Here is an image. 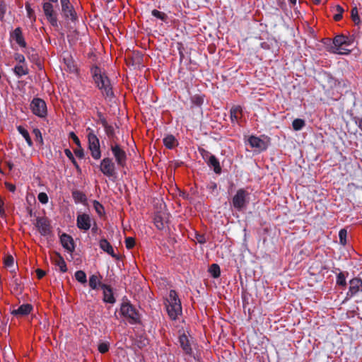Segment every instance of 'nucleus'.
<instances>
[{
	"label": "nucleus",
	"instance_id": "obj_1",
	"mask_svg": "<svg viewBox=\"0 0 362 362\" xmlns=\"http://www.w3.org/2000/svg\"><path fill=\"white\" fill-rule=\"evenodd\" d=\"M91 74L96 86L101 90L103 96L107 98H112V88L106 74L98 66H93L91 69Z\"/></svg>",
	"mask_w": 362,
	"mask_h": 362
},
{
	"label": "nucleus",
	"instance_id": "obj_2",
	"mask_svg": "<svg viewBox=\"0 0 362 362\" xmlns=\"http://www.w3.org/2000/svg\"><path fill=\"white\" fill-rule=\"evenodd\" d=\"M168 315L172 320H176L182 313L181 301L175 290H170L165 299Z\"/></svg>",
	"mask_w": 362,
	"mask_h": 362
},
{
	"label": "nucleus",
	"instance_id": "obj_3",
	"mask_svg": "<svg viewBox=\"0 0 362 362\" xmlns=\"http://www.w3.org/2000/svg\"><path fill=\"white\" fill-rule=\"evenodd\" d=\"M86 131L87 133L88 148L90 156L94 160H98L101 158L100 140L95 134L94 130L90 127H87Z\"/></svg>",
	"mask_w": 362,
	"mask_h": 362
},
{
	"label": "nucleus",
	"instance_id": "obj_4",
	"mask_svg": "<svg viewBox=\"0 0 362 362\" xmlns=\"http://www.w3.org/2000/svg\"><path fill=\"white\" fill-rule=\"evenodd\" d=\"M350 41L348 37L339 35H337L327 45V50L328 52L337 54H348L350 52V50L348 49L343 48V45L349 46L350 45Z\"/></svg>",
	"mask_w": 362,
	"mask_h": 362
},
{
	"label": "nucleus",
	"instance_id": "obj_5",
	"mask_svg": "<svg viewBox=\"0 0 362 362\" xmlns=\"http://www.w3.org/2000/svg\"><path fill=\"white\" fill-rule=\"evenodd\" d=\"M231 203L236 211H243L250 203V193L244 188L238 189Z\"/></svg>",
	"mask_w": 362,
	"mask_h": 362
},
{
	"label": "nucleus",
	"instance_id": "obj_6",
	"mask_svg": "<svg viewBox=\"0 0 362 362\" xmlns=\"http://www.w3.org/2000/svg\"><path fill=\"white\" fill-rule=\"evenodd\" d=\"M122 315L132 325L139 322L140 316L138 311L129 302L122 303L120 308Z\"/></svg>",
	"mask_w": 362,
	"mask_h": 362
},
{
	"label": "nucleus",
	"instance_id": "obj_7",
	"mask_svg": "<svg viewBox=\"0 0 362 362\" xmlns=\"http://www.w3.org/2000/svg\"><path fill=\"white\" fill-rule=\"evenodd\" d=\"M110 150L117 165L119 168L126 167L127 155L125 150L117 143H112L110 144Z\"/></svg>",
	"mask_w": 362,
	"mask_h": 362
},
{
	"label": "nucleus",
	"instance_id": "obj_8",
	"mask_svg": "<svg viewBox=\"0 0 362 362\" xmlns=\"http://www.w3.org/2000/svg\"><path fill=\"white\" fill-rule=\"evenodd\" d=\"M116 163L110 157L103 158L99 165L100 171L107 177L111 179L116 177Z\"/></svg>",
	"mask_w": 362,
	"mask_h": 362
},
{
	"label": "nucleus",
	"instance_id": "obj_9",
	"mask_svg": "<svg viewBox=\"0 0 362 362\" xmlns=\"http://www.w3.org/2000/svg\"><path fill=\"white\" fill-rule=\"evenodd\" d=\"M30 109L35 115L40 118H44L47 116V105L41 98H34L30 103Z\"/></svg>",
	"mask_w": 362,
	"mask_h": 362
},
{
	"label": "nucleus",
	"instance_id": "obj_10",
	"mask_svg": "<svg viewBox=\"0 0 362 362\" xmlns=\"http://www.w3.org/2000/svg\"><path fill=\"white\" fill-rule=\"evenodd\" d=\"M49 1L42 4V10L47 21L53 27L58 26L57 12L54 9V6Z\"/></svg>",
	"mask_w": 362,
	"mask_h": 362
},
{
	"label": "nucleus",
	"instance_id": "obj_11",
	"mask_svg": "<svg viewBox=\"0 0 362 362\" xmlns=\"http://www.w3.org/2000/svg\"><path fill=\"white\" fill-rule=\"evenodd\" d=\"M62 14L66 19L71 21L76 20V13L69 0H60Z\"/></svg>",
	"mask_w": 362,
	"mask_h": 362
},
{
	"label": "nucleus",
	"instance_id": "obj_12",
	"mask_svg": "<svg viewBox=\"0 0 362 362\" xmlns=\"http://www.w3.org/2000/svg\"><path fill=\"white\" fill-rule=\"evenodd\" d=\"M93 218L86 213L78 214L76 218L77 227L84 231L88 230L92 226Z\"/></svg>",
	"mask_w": 362,
	"mask_h": 362
},
{
	"label": "nucleus",
	"instance_id": "obj_13",
	"mask_svg": "<svg viewBox=\"0 0 362 362\" xmlns=\"http://www.w3.org/2000/svg\"><path fill=\"white\" fill-rule=\"evenodd\" d=\"M361 291H362V280L357 277L353 278L349 281V288L346 293V300L351 298Z\"/></svg>",
	"mask_w": 362,
	"mask_h": 362
},
{
	"label": "nucleus",
	"instance_id": "obj_14",
	"mask_svg": "<svg viewBox=\"0 0 362 362\" xmlns=\"http://www.w3.org/2000/svg\"><path fill=\"white\" fill-rule=\"evenodd\" d=\"M35 226L42 236H48L52 233L49 222L46 218L38 217L36 219Z\"/></svg>",
	"mask_w": 362,
	"mask_h": 362
},
{
	"label": "nucleus",
	"instance_id": "obj_15",
	"mask_svg": "<svg viewBox=\"0 0 362 362\" xmlns=\"http://www.w3.org/2000/svg\"><path fill=\"white\" fill-rule=\"evenodd\" d=\"M178 342L183 352L186 355L192 356L193 354V351L191 346V344L188 337L185 333L180 334L178 337Z\"/></svg>",
	"mask_w": 362,
	"mask_h": 362
},
{
	"label": "nucleus",
	"instance_id": "obj_16",
	"mask_svg": "<svg viewBox=\"0 0 362 362\" xmlns=\"http://www.w3.org/2000/svg\"><path fill=\"white\" fill-rule=\"evenodd\" d=\"M247 141L251 148H256L259 151H265L267 148V143L258 136L252 135L248 138Z\"/></svg>",
	"mask_w": 362,
	"mask_h": 362
},
{
	"label": "nucleus",
	"instance_id": "obj_17",
	"mask_svg": "<svg viewBox=\"0 0 362 362\" xmlns=\"http://www.w3.org/2000/svg\"><path fill=\"white\" fill-rule=\"evenodd\" d=\"M60 243L62 247L69 252H73L75 250V245L73 238L66 233L60 236Z\"/></svg>",
	"mask_w": 362,
	"mask_h": 362
},
{
	"label": "nucleus",
	"instance_id": "obj_18",
	"mask_svg": "<svg viewBox=\"0 0 362 362\" xmlns=\"http://www.w3.org/2000/svg\"><path fill=\"white\" fill-rule=\"evenodd\" d=\"M11 38L13 40L21 47H26L27 44L20 27L15 28V30L11 33Z\"/></svg>",
	"mask_w": 362,
	"mask_h": 362
},
{
	"label": "nucleus",
	"instance_id": "obj_19",
	"mask_svg": "<svg viewBox=\"0 0 362 362\" xmlns=\"http://www.w3.org/2000/svg\"><path fill=\"white\" fill-rule=\"evenodd\" d=\"M101 288L103 291V301L105 303L113 304L115 303V298L113 295V292L110 286L106 284H102Z\"/></svg>",
	"mask_w": 362,
	"mask_h": 362
},
{
	"label": "nucleus",
	"instance_id": "obj_20",
	"mask_svg": "<svg viewBox=\"0 0 362 362\" xmlns=\"http://www.w3.org/2000/svg\"><path fill=\"white\" fill-rule=\"evenodd\" d=\"M100 248L104 252H107L108 255H111L112 257H116L117 255L114 252V249L111 244L105 239L102 238L99 242Z\"/></svg>",
	"mask_w": 362,
	"mask_h": 362
},
{
	"label": "nucleus",
	"instance_id": "obj_21",
	"mask_svg": "<svg viewBox=\"0 0 362 362\" xmlns=\"http://www.w3.org/2000/svg\"><path fill=\"white\" fill-rule=\"evenodd\" d=\"M206 164L210 168L213 169L216 174L220 175L221 173L222 169L220 162L215 156H211L210 160L206 163Z\"/></svg>",
	"mask_w": 362,
	"mask_h": 362
},
{
	"label": "nucleus",
	"instance_id": "obj_22",
	"mask_svg": "<svg viewBox=\"0 0 362 362\" xmlns=\"http://www.w3.org/2000/svg\"><path fill=\"white\" fill-rule=\"evenodd\" d=\"M33 306L30 304H23L18 309L13 310L11 314L13 315H27L31 312Z\"/></svg>",
	"mask_w": 362,
	"mask_h": 362
},
{
	"label": "nucleus",
	"instance_id": "obj_23",
	"mask_svg": "<svg viewBox=\"0 0 362 362\" xmlns=\"http://www.w3.org/2000/svg\"><path fill=\"white\" fill-rule=\"evenodd\" d=\"M163 144L168 149H173L178 145L176 138L172 134H168L163 138Z\"/></svg>",
	"mask_w": 362,
	"mask_h": 362
},
{
	"label": "nucleus",
	"instance_id": "obj_24",
	"mask_svg": "<svg viewBox=\"0 0 362 362\" xmlns=\"http://www.w3.org/2000/svg\"><path fill=\"white\" fill-rule=\"evenodd\" d=\"M101 278L100 276L96 274H93L89 277L88 284L91 289L96 290L99 287L101 288V285L103 284L100 281Z\"/></svg>",
	"mask_w": 362,
	"mask_h": 362
},
{
	"label": "nucleus",
	"instance_id": "obj_25",
	"mask_svg": "<svg viewBox=\"0 0 362 362\" xmlns=\"http://www.w3.org/2000/svg\"><path fill=\"white\" fill-rule=\"evenodd\" d=\"M243 108L240 105L233 107L230 110V117L232 123L238 122V114H241Z\"/></svg>",
	"mask_w": 362,
	"mask_h": 362
},
{
	"label": "nucleus",
	"instance_id": "obj_26",
	"mask_svg": "<svg viewBox=\"0 0 362 362\" xmlns=\"http://www.w3.org/2000/svg\"><path fill=\"white\" fill-rule=\"evenodd\" d=\"M72 197L76 204H84L87 201L86 194L81 191H74L72 192Z\"/></svg>",
	"mask_w": 362,
	"mask_h": 362
},
{
	"label": "nucleus",
	"instance_id": "obj_27",
	"mask_svg": "<svg viewBox=\"0 0 362 362\" xmlns=\"http://www.w3.org/2000/svg\"><path fill=\"white\" fill-rule=\"evenodd\" d=\"M17 130L18 133L21 134L22 136L25 139L27 144L30 147L33 146V141L27 129H25L23 127L20 125L17 127Z\"/></svg>",
	"mask_w": 362,
	"mask_h": 362
},
{
	"label": "nucleus",
	"instance_id": "obj_28",
	"mask_svg": "<svg viewBox=\"0 0 362 362\" xmlns=\"http://www.w3.org/2000/svg\"><path fill=\"white\" fill-rule=\"evenodd\" d=\"M54 264L59 267L60 272L64 273L67 271L66 263L64 259L59 255L54 260Z\"/></svg>",
	"mask_w": 362,
	"mask_h": 362
},
{
	"label": "nucleus",
	"instance_id": "obj_29",
	"mask_svg": "<svg viewBox=\"0 0 362 362\" xmlns=\"http://www.w3.org/2000/svg\"><path fill=\"white\" fill-rule=\"evenodd\" d=\"M13 71L18 78L27 75L28 74V68L25 66H23L20 64L15 66Z\"/></svg>",
	"mask_w": 362,
	"mask_h": 362
},
{
	"label": "nucleus",
	"instance_id": "obj_30",
	"mask_svg": "<svg viewBox=\"0 0 362 362\" xmlns=\"http://www.w3.org/2000/svg\"><path fill=\"white\" fill-rule=\"evenodd\" d=\"M208 272L209 273L211 274V276L214 278V279H217L221 275V269H220V267L218 264H212L209 269H208Z\"/></svg>",
	"mask_w": 362,
	"mask_h": 362
},
{
	"label": "nucleus",
	"instance_id": "obj_31",
	"mask_svg": "<svg viewBox=\"0 0 362 362\" xmlns=\"http://www.w3.org/2000/svg\"><path fill=\"white\" fill-rule=\"evenodd\" d=\"M154 224L158 230H163L165 226V221L160 214H156L153 218Z\"/></svg>",
	"mask_w": 362,
	"mask_h": 362
},
{
	"label": "nucleus",
	"instance_id": "obj_32",
	"mask_svg": "<svg viewBox=\"0 0 362 362\" xmlns=\"http://www.w3.org/2000/svg\"><path fill=\"white\" fill-rule=\"evenodd\" d=\"M151 15L156 18L159 19L163 22H166L168 20V16L166 13L156 9H153L151 11Z\"/></svg>",
	"mask_w": 362,
	"mask_h": 362
},
{
	"label": "nucleus",
	"instance_id": "obj_33",
	"mask_svg": "<svg viewBox=\"0 0 362 362\" xmlns=\"http://www.w3.org/2000/svg\"><path fill=\"white\" fill-rule=\"evenodd\" d=\"M76 279L81 284H85L87 282V277L86 273L82 270H78L75 272Z\"/></svg>",
	"mask_w": 362,
	"mask_h": 362
},
{
	"label": "nucleus",
	"instance_id": "obj_34",
	"mask_svg": "<svg viewBox=\"0 0 362 362\" xmlns=\"http://www.w3.org/2000/svg\"><path fill=\"white\" fill-rule=\"evenodd\" d=\"M305 126V120L302 119H295L292 122L293 129L295 131H300Z\"/></svg>",
	"mask_w": 362,
	"mask_h": 362
},
{
	"label": "nucleus",
	"instance_id": "obj_35",
	"mask_svg": "<svg viewBox=\"0 0 362 362\" xmlns=\"http://www.w3.org/2000/svg\"><path fill=\"white\" fill-rule=\"evenodd\" d=\"M336 283L338 286H339L341 287H343V288L346 287V275L344 272H340L337 275Z\"/></svg>",
	"mask_w": 362,
	"mask_h": 362
},
{
	"label": "nucleus",
	"instance_id": "obj_36",
	"mask_svg": "<svg viewBox=\"0 0 362 362\" xmlns=\"http://www.w3.org/2000/svg\"><path fill=\"white\" fill-rule=\"evenodd\" d=\"M199 152L206 163H207L210 160L211 156H214L211 153L204 148H199Z\"/></svg>",
	"mask_w": 362,
	"mask_h": 362
},
{
	"label": "nucleus",
	"instance_id": "obj_37",
	"mask_svg": "<svg viewBox=\"0 0 362 362\" xmlns=\"http://www.w3.org/2000/svg\"><path fill=\"white\" fill-rule=\"evenodd\" d=\"M192 103L196 106H201L204 103V96L201 95H195L192 97Z\"/></svg>",
	"mask_w": 362,
	"mask_h": 362
},
{
	"label": "nucleus",
	"instance_id": "obj_38",
	"mask_svg": "<svg viewBox=\"0 0 362 362\" xmlns=\"http://www.w3.org/2000/svg\"><path fill=\"white\" fill-rule=\"evenodd\" d=\"M93 207L99 216H102L105 213L103 206L96 200L93 202Z\"/></svg>",
	"mask_w": 362,
	"mask_h": 362
},
{
	"label": "nucleus",
	"instance_id": "obj_39",
	"mask_svg": "<svg viewBox=\"0 0 362 362\" xmlns=\"http://www.w3.org/2000/svg\"><path fill=\"white\" fill-rule=\"evenodd\" d=\"M346 236H347L346 230L341 229L339 232V243L342 245H345L346 244Z\"/></svg>",
	"mask_w": 362,
	"mask_h": 362
},
{
	"label": "nucleus",
	"instance_id": "obj_40",
	"mask_svg": "<svg viewBox=\"0 0 362 362\" xmlns=\"http://www.w3.org/2000/svg\"><path fill=\"white\" fill-rule=\"evenodd\" d=\"M351 18L356 25H359L361 23V19L358 16L356 7L351 10Z\"/></svg>",
	"mask_w": 362,
	"mask_h": 362
},
{
	"label": "nucleus",
	"instance_id": "obj_41",
	"mask_svg": "<svg viewBox=\"0 0 362 362\" xmlns=\"http://www.w3.org/2000/svg\"><path fill=\"white\" fill-rule=\"evenodd\" d=\"M110 344L108 342H101L98 344V349L100 353L105 354L108 351Z\"/></svg>",
	"mask_w": 362,
	"mask_h": 362
},
{
	"label": "nucleus",
	"instance_id": "obj_42",
	"mask_svg": "<svg viewBox=\"0 0 362 362\" xmlns=\"http://www.w3.org/2000/svg\"><path fill=\"white\" fill-rule=\"evenodd\" d=\"M37 199L42 204H46L49 201L48 196L45 192H40L37 195Z\"/></svg>",
	"mask_w": 362,
	"mask_h": 362
},
{
	"label": "nucleus",
	"instance_id": "obj_43",
	"mask_svg": "<svg viewBox=\"0 0 362 362\" xmlns=\"http://www.w3.org/2000/svg\"><path fill=\"white\" fill-rule=\"evenodd\" d=\"M125 245L127 249H132L135 245V240L132 237H127L125 239Z\"/></svg>",
	"mask_w": 362,
	"mask_h": 362
},
{
	"label": "nucleus",
	"instance_id": "obj_44",
	"mask_svg": "<svg viewBox=\"0 0 362 362\" xmlns=\"http://www.w3.org/2000/svg\"><path fill=\"white\" fill-rule=\"evenodd\" d=\"M105 133L107 134L108 137H112L115 134L114 127L110 124H107L104 127Z\"/></svg>",
	"mask_w": 362,
	"mask_h": 362
},
{
	"label": "nucleus",
	"instance_id": "obj_45",
	"mask_svg": "<svg viewBox=\"0 0 362 362\" xmlns=\"http://www.w3.org/2000/svg\"><path fill=\"white\" fill-rule=\"evenodd\" d=\"M6 10H7L6 5L4 2L0 3V20H1V21H4Z\"/></svg>",
	"mask_w": 362,
	"mask_h": 362
},
{
	"label": "nucleus",
	"instance_id": "obj_46",
	"mask_svg": "<svg viewBox=\"0 0 362 362\" xmlns=\"http://www.w3.org/2000/svg\"><path fill=\"white\" fill-rule=\"evenodd\" d=\"M4 264L6 267H11L14 264V259L11 255L6 257L4 259Z\"/></svg>",
	"mask_w": 362,
	"mask_h": 362
},
{
	"label": "nucleus",
	"instance_id": "obj_47",
	"mask_svg": "<svg viewBox=\"0 0 362 362\" xmlns=\"http://www.w3.org/2000/svg\"><path fill=\"white\" fill-rule=\"evenodd\" d=\"M33 133L35 136L36 139L39 141L40 143H42L43 139L40 130L37 128H35L33 129Z\"/></svg>",
	"mask_w": 362,
	"mask_h": 362
},
{
	"label": "nucleus",
	"instance_id": "obj_48",
	"mask_svg": "<svg viewBox=\"0 0 362 362\" xmlns=\"http://www.w3.org/2000/svg\"><path fill=\"white\" fill-rule=\"evenodd\" d=\"M74 153L79 158H83L84 157V151H83V149L81 148V146L75 149Z\"/></svg>",
	"mask_w": 362,
	"mask_h": 362
},
{
	"label": "nucleus",
	"instance_id": "obj_49",
	"mask_svg": "<svg viewBox=\"0 0 362 362\" xmlns=\"http://www.w3.org/2000/svg\"><path fill=\"white\" fill-rule=\"evenodd\" d=\"M70 137L73 139L74 142L78 147H81V141L78 137L74 132L70 133Z\"/></svg>",
	"mask_w": 362,
	"mask_h": 362
},
{
	"label": "nucleus",
	"instance_id": "obj_50",
	"mask_svg": "<svg viewBox=\"0 0 362 362\" xmlns=\"http://www.w3.org/2000/svg\"><path fill=\"white\" fill-rule=\"evenodd\" d=\"M65 61H66V59H64ZM67 66H68V69H69L70 71H74L75 70V66L71 60V59H67Z\"/></svg>",
	"mask_w": 362,
	"mask_h": 362
},
{
	"label": "nucleus",
	"instance_id": "obj_51",
	"mask_svg": "<svg viewBox=\"0 0 362 362\" xmlns=\"http://www.w3.org/2000/svg\"><path fill=\"white\" fill-rule=\"evenodd\" d=\"M15 59L19 63H23L25 62V57L21 54H16L15 55Z\"/></svg>",
	"mask_w": 362,
	"mask_h": 362
},
{
	"label": "nucleus",
	"instance_id": "obj_52",
	"mask_svg": "<svg viewBox=\"0 0 362 362\" xmlns=\"http://www.w3.org/2000/svg\"><path fill=\"white\" fill-rule=\"evenodd\" d=\"M98 117L100 118V123L102 124L103 127L108 124L106 119L103 116V115L100 112L98 113Z\"/></svg>",
	"mask_w": 362,
	"mask_h": 362
},
{
	"label": "nucleus",
	"instance_id": "obj_53",
	"mask_svg": "<svg viewBox=\"0 0 362 362\" xmlns=\"http://www.w3.org/2000/svg\"><path fill=\"white\" fill-rule=\"evenodd\" d=\"M354 121L358 127L362 131V117H355Z\"/></svg>",
	"mask_w": 362,
	"mask_h": 362
},
{
	"label": "nucleus",
	"instance_id": "obj_54",
	"mask_svg": "<svg viewBox=\"0 0 362 362\" xmlns=\"http://www.w3.org/2000/svg\"><path fill=\"white\" fill-rule=\"evenodd\" d=\"M64 153L69 158V159L70 160H74V155H73L72 152L71 151V150H69V148L64 149Z\"/></svg>",
	"mask_w": 362,
	"mask_h": 362
},
{
	"label": "nucleus",
	"instance_id": "obj_55",
	"mask_svg": "<svg viewBox=\"0 0 362 362\" xmlns=\"http://www.w3.org/2000/svg\"><path fill=\"white\" fill-rule=\"evenodd\" d=\"M197 240L198 243H199L201 244H204L206 243V238L203 235H197Z\"/></svg>",
	"mask_w": 362,
	"mask_h": 362
},
{
	"label": "nucleus",
	"instance_id": "obj_56",
	"mask_svg": "<svg viewBox=\"0 0 362 362\" xmlns=\"http://www.w3.org/2000/svg\"><path fill=\"white\" fill-rule=\"evenodd\" d=\"M36 274H37L38 279H42L45 275V272L42 269H38L36 270Z\"/></svg>",
	"mask_w": 362,
	"mask_h": 362
},
{
	"label": "nucleus",
	"instance_id": "obj_57",
	"mask_svg": "<svg viewBox=\"0 0 362 362\" xmlns=\"http://www.w3.org/2000/svg\"><path fill=\"white\" fill-rule=\"evenodd\" d=\"M260 46L264 49H269L270 45L267 42H263L260 44Z\"/></svg>",
	"mask_w": 362,
	"mask_h": 362
},
{
	"label": "nucleus",
	"instance_id": "obj_58",
	"mask_svg": "<svg viewBox=\"0 0 362 362\" xmlns=\"http://www.w3.org/2000/svg\"><path fill=\"white\" fill-rule=\"evenodd\" d=\"M335 11H337V13H343L344 10L340 5H337L335 6Z\"/></svg>",
	"mask_w": 362,
	"mask_h": 362
},
{
	"label": "nucleus",
	"instance_id": "obj_59",
	"mask_svg": "<svg viewBox=\"0 0 362 362\" xmlns=\"http://www.w3.org/2000/svg\"><path fill=\"white\" fill-rule=\"evenodd\" d=\"M208 188L211 190H214L217 188V185L216 182H211V183L209 184Z\"/></svg>",
	"mask_w": 362,
	"mask_h": 362
},
{
	"label": "nucleus",
	"instance_id": "obj_60",
	"mask_svg": "<svg viewBox=\"0 0 362 362\" xmlns=\"http://www.w3.org/2000/svg\"><path fill=\"white\" fill-rule=\"evenodd\" d=\"M7 188L10 192H14L16 190V186L12 184H6Z\"/></svg>",
	"mask_w": 362,
	"mask_h": 362
},
{
	"label": "nucleus",
	"instance_id": "obj_61",
	"mask_svg": "<svg viewBox=\"0 0 362 362\" xmlns=\"http://www.w3.org/2000/svg\"><path fill=\"white\" fill-rule=\"evenodd\" d=\"M342 15H343V13H336L334 15V19L336 21H339L342 18Z\"/></svg>",
	"mask_w": 362,
	"mask_h": 362
},
{
	"label": "nucleus",
	"instance_id": "obj_62",
	"mask_svg": "<svg viewBox=\"0 0 362 362\" xmlns=\"http://www.w3.org/2000/svg\"><path fill=\"white\" fill-rule=\"evenodd\" d=\"M276 4L281 8H283L286 5L284 0H276Z\"/></svg>",
	"mask_w": 362,
	"mask_h": 362
},
{
	"label": "nucleus",
	"instance_id": "obj_63",
	"mask_svg": "<svg viewBox=\"0 0 362 362\" xmlns=\"http://www.w3.org/2000/svg\"><path fill=\"white\" fill-rule=\"evenodd\" d=\"M71 163H73V165L75 166V168H76V169H79V165H78V164L77 163V162H76V160L75 158H74V160H71Z\"/></svg>",
	"mask_w": 362,
	"mask_h": 362
},
{
	"label": "nucleus",
	"instance_id": "obj_64",
	"mask_svg": "<svg viewBox=\"0 0 362 362\" xmlns=\"http://www.w3.org/2000/svg\"><path fill=\"white\" fill-rule=\"evenodd\" d=\"M291 4L295 5L296 4L297 0H288Z\"/></svg>",
	"mask_w": 362,
	"mask_h": 362
}]
</instances>
